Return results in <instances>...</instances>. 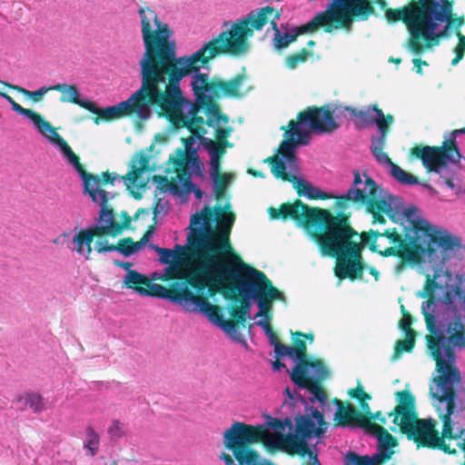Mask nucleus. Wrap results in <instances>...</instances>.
Returning a JSON list of instances; mask_svg holds the SVG:
<instances>
[{"label": "nucleus", "mask_w": 465, "mask_h": 465, "mask_svg": "<svg viewBox=\"0 0 465 465\" xmlns=\"http://www.w3.org/2000/svg\"><path fill=\"white\" fill-rule=\"evenodd\" d=\"M402 219L397 220L391 212L385 213L395 223L405 228V239L396 232L376 233L367 236L359 234L360 248L370 244L371 249L381 255H395L413 263H428L433 267V274L427 280L420 297L429 300L422 302V313L428 330L437 341L427 336L428 349L436 361L433 376L442 374L456 366L455 349H465V318L457 308L456 301L460 299L465 288V275L452 274L443 270V265L460 255L463 249L461 238L442 226L432 224L420 216L414 205H401Z\"/></svg>", "instance_id": "obj_1"}, {"label": "nucleus", "mask_w": 465, "mask_h": 465, "mask_svg": "<svg viewBox=\"0 0 465 465\" xmlns=\"http://www.w3.org/2000/svg\"><path fill=\"white\" fill-rule=\"evenodd\" d=\"M138 15L144 53L150 49L155 73L152 85L159 93L157 104L173 125L178 128L186 126L201 136L206 132L199 126L203 118L197 114L215 105L213 101L216 97L245 95L250 90L244 85L245 78L238 75L230 81H210L209 62L216 53L212 44H204L192 54L175 58V44L169 26L149 7H140Z\"/></svg>", "instance_id": "obj_2"}, {"label": "nucleus", "mask_w": 465, "mask_h": 465, "mask_svg": "<svg viewBox=\"0 0 465 465\" xmlns=\"http://www.w3.org/2000/svg\"><path fill=\"white\" fill-rule=\"evenodd\" d=\"M198 239L194 244H203L199 258L193 265V274L190 279V284L198 291L209 289L213 292H220L231 287L232 280L235 289L242 298L243 305L233 310L232 315L238 322L244 324L251 319V309L255 303L258 312L254 318L263 317L271 309L273 301H284V294L275 288L268 277L261 271L242 262H238L236 269L229 268L224 260L213 252L217 248L228 246L226 241L215 245L210 229L204 231L203 227L196 230Z\"/></svg>", "instance_id": "obj_3"}, {"label": "nucleus", "mask_w": 465, "mask_h": 465, "mask_svg": "<svg viewBox=\"0 0 465 465\" xmlns=\"http://www.w3.org/2000/svg\"><path fill=\"white\" fill-rule=\"evenodd\" d=\"M439 365V371L442 370L443 373L432 377L430 394L432 405L443 422L442 436L439 437L435 431L434 420L417 418L415 397L407 388L395 393L397 406L395 413L390 417H393L395 424L411 431L425 444L447 451L445 440H456L465 451V406L459 397L460 373L457 366L447 371L443 369L442 362Z\"/></svg>", "instance_id": "obj_4"}, {"label": "nucleus", "mask_w": 465, "mask_h": 465, "mask_svg": "<svg viewBox=\"0 0 465 465\" xmlns=\"http://www.w3.org/2000/svg\"><path fill=\"white\" fill-rule=\"evenodd\" d=\"M269 212L272 219L282 216L295 221L317 242L323 255L335 256V275L339 279H362L363 273L368 272L375 281L379 280V272L361 262V236L351 227L337 223L327 211L310 208L298 201L283 204L280 210L271 208Z\"/></svg>", "instance_id": "obj_5"}, {"label": "nucleus", "mask_w": 465, "mask_h": 465, "mask_svg": "<svg viewBox=\"0 0 465 465\" xmlns=\"http://www.w3.org/2000/svg\"><path fill=\"white\" fill-rule=\"evenodd\" d=\"M289 126L290 129L284 134V140L278 153L272 162V173L276 178L291 182L299 196L309 200L332 198L331 194L302 177L295 153L296 148L309 143L312 133H331L339 127L330 107L309 108L300 113L296 121H290Z\"/></svg>", "instance_id": "obj_6"}, {"label": "nucleus", "mask_w": 465, "mask_h": 465, "mask_svg": "<svg viewBox=\"0 0 465 465\" xmlns=\"http://www.w3.org/2000/svg\"><path fill=\"white\" fill-rule=\"evenodd\" d=\"M453 5L449 0H430L422 5H408L401 11H386L389 21L402 20L409 31L408 47L413 54L430 52L446 37L450 29L459 30L463 16H452Z\"/></svg>", "instance_id": "obj_7"}, {"label": "nucleus", "mask_w": 465, "mask_h": 465, "mask_svg": "<svg viewBox=\"0 0 465 465\" xmlns=\"http://www.w3.org/2000/svg\"><path fill=\"white\" fill-rule=\"evenodd\" d=\"M287 399L282 403V408L288 409L299 402L304 406V413L294 418V424L288 417L281 420L267 417L263 424L252 425L263 430V442L267 446H283L292 453H303L307 451L309 441L315 440V444L322 442L328 429V423L324 420L322 413L314 407L308 405V401L299 396L296 391L285 389Z\"/></svg>", "instance_id": "obj_8"}, {"label": "nucleus", "mask_w": 465, "mask_h": 465, "mask_svg": "<svg viewBox=\"0 0 465 465\" xmlns=\"http://www.w3.org/2000/svg\"><path fill=\"white\" fill-rule=\"evenodd\" d=\"M235 221V215L232 212V206L227 201L221 200L218 203L213 212L211 211L209 206L205 205L199 213H196L191 216L190 226L188 227L189 232L187 233V243L186 244H175L173 250L177 254V262L179 264L183 260V252L191 249L194 259L191 265V272L188 279L193 274V265L196 260L199 258L201 250H203L204 245L194 244V240L198 239L197 229L201 226L204 231L210 229V232L214 240L215 245L222 243V240H225L228 246L225 248H217L213 251L214 253L219 255L221 259L224 260L221 252L229 251L231 245L229 242V235L232 227Z\"/></svg>", "instance_id": "obj_9"}, {"label": "nucleus", "mask_w": 465, "mask_h": 465, "mask_svg": "<svg viewBox=\"0 0 465 465\" xmlns=\"http://www.w3.org/2000/svg\"><path fill=\"white\" fill-rule=\"evenodd\" d=\"M195 139L186 140L185 149H178L169 159L165 176L154 177L157 188L163 193H169L183 202L187 196L193 193L197 200L203 198V191L193 183L194 177L203 176V164L201 162Z\"/></svg>", "instance_id": "obj_10"}, {"label": "nucleus", "mask_w": 465, "mask_h": 465, "mask_svg": "<svg viewBox=\"0 0 465 465\" xmlns=\"http://www.w3.org/2000/svg\"><path fill=\"white\" fill-rule=\"evenodd\" d=\"M274 348L273 357L277 360L290 358L293 366L289 371L290 379L298 389H305L311 392L309 401L312 403L318 401L321 405L326 404V399L320 389V384L331 376V371L326 361L322 359L309 356L305 353V346L293 348L283 345L278 341L272 344Z\"/></svg>", "instance_id": "obj_11"}, {"label": "nucleus", "mask_w": 465, "mask_h": 465, "mask_svg": "<svg viewBox=\"0 0 465 465\" xmlns=\"http://www.w3.org/2000/svg\"><path fill=\"white\" fill-rule=\"evenodd\" d=\"M150 55V49L147 48V53H143L139 61L142 84L127 100L105 108H99L94 103L90 102L87 110L99 116L94 119L96 124H100V119L109 121L124 116H134L147 120L151 117L152 105L157 104L156 97L159 93L152 85V77L155 73Z\"/></svg>", "instance_id": "obj_12"}, {"label": "nucleus", "mask_w": 465, "mask_h": 465, "mask_svg": "<svg viewBox=\"0 0 465 465\" xmlns=\"http://www.w3.org/2000/svg\"><path fill=\"white\" fill-rule=\"evenodd\" d=\"M352 182L350 188L338 198L361 203L372 214L373 221L384 223L381 213L391 212L394 218L401 220V205L405 204L401 197H395L381 188L366 172L352 171Z\"/></svg>", "instance_id": "obj_13"}, {"label": "nucleus", "mask_w": 465, "mask_h": 465, "mask_svg": "<svg viewBox=\"0 0 465 465\" xmlns=\"http://www.w3.org/2000/svg\"><path fill=\"white\" fill-rule=\"evenodd\" d=\"M460 134H465V127L445 135L441 146H425L420 154L417 153L426 170L437 173L456 195L465 193V187L459 175L461 154L456 139Z\"/></svg>", "instance_id": "obj_14"}, {"label": "nucleus", "mask_w": 465, "mask_h": 465, "mask_svg": "<svg viewBox=\"0 0 465 465\" xmlns=\"http://www.w3.org/2000/svg\"><path fill=\"white\" fill-rule=\"evenodd\" d=\"M279 16V11L266 6L250 12L245 17L233 22H224L220 35L207 44L216 49L215 56L220 53L232 54H244L249 49V38L253 35L252 29L262 30L268 23Z\"/></svg>", "instance_id": "obj_15"}, {"label": "nucleus", "mask_w": 465, "mask_h": 465, "mask_svg": "<svg viewBox=\"0 0 465 465\" xmlns=\"http://www.w3.org/2000/svg\"><path fill=\"white\" fill-rule=\"evenodd\" d=\"M263 430L250 424L235 421L223 434V442L233 458L226 452L218 457L224 465H263V457L248 444L260 442L263 439Z\"/></svg>", "instance_id": "obj_16"}, {"label": "nucleus", "mask_w": 465, "mask_h": 465, "mask_svg": "<svg viewBox=\"0 0 465 465\" xmlns=\"http://www.w3.org/2000/svg\"><path fill=\"white\" fill-rule=\"evenodd\" d=\"M166 142L167 137L164 134H158L147 151L139 152L133 157L130 163V171L122 179L127 190H129L134 197H141L140 191L146 187L152 173L157 169V163L153 161L151 153L154 150L157 143L165 144Z\"/></svg>", "instance_id": "obj_17"}, {"label": "nucleus", "mask_w": 465, "mask_h": 465, "mask_svg": "<svg viewBox=\"0 0 465 465\" xmlns=\"http://www.w3.org/2000/svg\"><path fill=\"white\" fill-rule=\"evenodd\" d=\"M84 194L88 195L94 203L100 206L98 218L92 229L94 234H118L121 232V227L114 222L113 209L107 205L108 200L112 199L114 195L100 188V181L95 183L94 186L84 190Z\"/></svg>", "instance_id": "obj_18"}, {"label": "nucleus", "mask_w": 465, "mask_h": 465, "mask_svg": "<svg viewBox=\"0 0 465 465\" xmlns=\"http://www.w3.org/2000/svg\"><path fill=\"white\" fill-rule=\"evenodd\" d=\"M46 131H43L40 134L45 137L51 144L56 147L62 153L64 159L76 171L83 182L84 190H87L92 186H94L95 183H98L99 178L95 175L86 173L81 163H79L78 157L72 151L65 140L59 135L55 129L49 124V128H45Z\"/></svg>", "instance_id": "obj_19"}, {"label": "nucleus", "mask_w": 465, "mask_h": 465, "mask_svg": "<svg viewBox=\"0 0 465 465\" xmlns=\"http://www.w3.org/2000/svg\"><path fill=\"white\" fill-rule=\"evenodd\" d=\"M46 131H43L40 134L45 137L51 144L56 147L62 153L64 159L76 171L83 182L84 190H87L92 186H94L95 183H98L99 178L95 175L86 173L81 163H79L78 157L72 151L65 140L59 135L55 129L49 124V128H45Z\"/></svg>", "instance_id": "obj_20"}, {"label": "nucleus", "mask_w": 465, "mask_h": 465, "mask_svg": "<svg viewBox=\"0 0 465 465\" xmlns=\"http://www.w3.org/2000/svg\"><path fill=\"white\" fill-rule=\"evenodd\" d=\"M179 293L171 294L170 291L158 283H152L150 289L153 292V296L167 300L172 303L180 305L185 312L197 313L205 298L194 295L184 282H177Z\"/></svg>", "instance_id": "obj_21"}, {"label": "nucleus", "mask_w": 465, "mask_h": 465, "mask_svg": "<svg viewBox=\"0 0 465 465\" xmlns=\"http://www.w3.org/2000/svg\"><path fill=\"white\" fill-rule=\"evenodd\" d=\"M197 313L203 315L213 325L219 328L230 340L248 349V344L243 339L236 324L232 321H226L218 305L211 303L204 299Z\"/></svg>", "instance_id": "obj_22"}, {"label": "nucleus", "mask_w": 465, "mask_h": 465, "mask_svg": "<svg viewBox=\"0 0 465 465\" xmlns=\"http://www.w3.org/2000/svg\"><path fill=\"white\" fill-rule=\"evenodd\" d=\"M393 122L394 118L392 115H385L381 109L377 111L373 124L377 127L378 134L371 137V152L374 158L385 154L383 149L386 143V136Z\"/></svg>", "instance_id": "obj_23"}, {"label": "nucleus", "mask_w": 465, "mask_h": 465, "mask_svg": "<svg viewBox=\"0 0 465 465\" xmlns=\"http://www.w3.org/2000/svg\"><path fill=\"white\" fill-rule=\"evenodd\" d=\"M203 114L206 116V124L215 129L216 138L219 142L225 143L226 138L232 132L231 128L224 126L228 123V119L220 114L216 105H211L203 109Z\"/></svg>", "instance_id": "obj_24"}, {"label": "nucleus", "mask_w": 465, "mask_h": 465, "mask_svg": "<svg viewBox=\"0 0 465 465\" xmlns=\"http://www.w3.org/2000/svg\"><path fill=\"white\" fill-rule=\"evenodd\" d=\"M94 235V232L93 230L74 228V234L71 239V242L73 244L71 250L84 257L86 260H89L93 252L91 244Z\"/></svg>", "instance_id": "obj_25"}, {"label": "nucleus", "mask_w": 465, "mask_h": 465, "mask_svg": "<svg viewBox=\"0 0 465 465\" xmlns=\"http://www.w3.org/2000/svg\"><path fill=\"white\" fill-rule=\"evenodd\" d=\"M375 160L379 164L387 167L389 173L399 183L403 185H415L420 183L417 177L410 173H407L399 165L392 163L387 153L380 155L378 158H375Z\"/></svg>", "instance_id": "obj_26"}, {"label": "nucleus", "mask_w": 465, "mask_h": 465, "mask_svg": "<svg viewBox=\"0 0 465 465\" xmlns=\"http://www.w3.org/2000/svg\"><path fill=\"white\" fill-rule=\"evenodd\" d=\"M334 420L342 427H355L362 425L365 419L352 405L344 406L341 401H337Z\"/></svg>", "instance_id": "obj_27"}, {"label": "nucleus", "mask_w": 465, "mask_h": 465, "mask_svg": "<svg viewBox=\"0 0 465 465\" xmlns=\"http://www.w3.org/2000/svg\"><path fill=\"white\" fill-rule=\"evenodd\" d=\"M53 91L61 93L62 103L74 104L86 110L89 108L90 101L82 95L75 84H56L53 85Z\"/></svg>", "instance_id": "obj_28"}, {"label": "nucleus", "mask_w": 465, "mask_h": 465, "mask_svg": "<svg viewBox=\"0 0 465 465\" xmlns=\"http://www.w3.org/2000/svg\"><path fill=\"white\" fill-rule=\"evenodd\" d=\"M411 316L409 314H404L403 318L400 322V326L405 333V339L403 341H397L394 353L392 355L393 361L400 359L403 351H411L414 346V331L411 330Z\"/></svg>", "instance_id": "obj_29"}, {"label": "nucleus", "mask_w": 465, "mask_h": 465, "mask_svg": "<svg viewBox=\"0 0 465 465\" xmlns=\"http://www.w3.org/2000/svg\"><path fill=\"white\" fill-rule=\"evenodd\" d=\"M152 235L153 232L148 231L143 238L136 242H134L130 238L124 239L119 242L118 246H115L114 252H119L124 257H130L143 249Z\"/></svg>", "instance_id": "obj_30"}, {"label": "nucleus", "mask_w": 465, "mask_h": 465, "mask_svg": "<svg viewBox=\"0 0 465 465\" xmlns=\"http://www.w3.org/2000/svg\"><path fill=\"white\" fill-rule=\"evenodd\" d=\"M384 459V455L376 453L371 456L359 455L354 451H348L343 458L344 465H377Z\"/></svg>", "instance_id": "obj_31"}, {"label": "nucleus", "mask_w": 465, "mask_h": 465, "mask_svg": "<svg viewBox=\"0 0 465 465\" xmlns=\"http://www.w3.org/2000/svg\"><path fill=\"white\" fill-rule=\"evenodd\" d=\"M15 113L28 118L35 128L41 134L43 131H46L45 128H49V122L45 121L40 114L35 113L30 109H25L16 103L12 108Z\"/></svg>", "instance_id": "obj_32"}, {"label": "nucleus", "mask_w": 465, "mask_h": 465, "mask_svg": "<svg viewBox=\"0 0 465 465\" xmlns=\"http://www.w3.org/2000/svg\"><path fill=\"white\" fill-rule=\"evenodd\" d=\"M347 111L351 116L358 119L361 127H366L373 124L377 111L380 109L376 106H368L363 109L347 108Z\"/></svg>", "instance_id": "obj_33"}, {"label": "nucleus", "mask_w": 465, "mask_h": 465, "mask_svg": "<svg viewBox=\"0 0 465 465\" xmlns=\"http://www.w3.org/2000/svg\"><path fill=\"white\" fill-rule=\"evenodd\" d=\"M279 18H280V15L277 18L272 19L274 23H272V21H268V23H267V24H270L272 30H273L275 32L274 41H275V45L278 48L286 46L288 44L292 43L298 35L305 33V32H301V28L302 27V25L300 27H297L293 31L294 34L285 33L282 35L277 27V20H279Z\"/></svg>", "instance_id": "obj_34"}, {"label": "nucleus", "mask_w": 465, "mask_h": 465, "mask_svg": "<svg viewBox=\"0 0 465 465\" xmlns=\"http://www.w3.org/2000/svg\"><path fill=\"white\" fill-rule=\"evenodd\" d=\"M100 445V437L92 426H87L84 430V450L86 455L94 457Z\"/></svg>", "instance_id": "obj_35"}, {"label": "nucleus", "mask_w": 465, "mask_h": 465, "mask_svg": "<svg viewBox=\"0 0 465 465\" xmlns=\"http://www.w3.org/2000/svg\"><path fill=\"white\" fill-rule=\"evenodd\" d=\"M17 401L25 408L32 409L35 413L45 409L44 398L38 393H25Z\"/></svg>", "instance_id": "obj_36"}, {"label": "nucleus", "mask_w": 465, "mask_h": 465, "mask_svg": "<svg viewBox=\"0 0 465 465\" xmlns=\"http://www.w3.org/2000/svg\"><path fill=\"white\" fill-rule=\"evenodd\" d=\"M209 153L211 156V161L209 163L210 178L213 187L216 188L218 186V178L220 174L219 149L213 144V146L209 149Z\"/></svg>", "instance_id": "obj_37"}, {"label": "nucleus", "mask_w": 465, "mask_h": 465, "mask_svg": "<svg viewBox=\"0 0 465 465\" xmlns=\"http://www.w3.org/2000/svg\"><path fill=\"white\" fill-rule=\"evenodd\" d=\"M456 37L458 39V43L452 49V52L455 54V57L450 63L452 66H456L463 59L465 54V35L458 31L456 33Z\"/></svg>", "instance_id": "obj_38"}, {"label": "nucleus", "mask_w": 465, "mask_h": 465, "mask_svg": "<svg viewBox=\"0 0 465 465\" xmlns=\"http://www.w3.org/2000/svg\"><path fill=\"white\" fill-rule=\"evenodd\" d=\"M9 87L18 91L26 97L33 98L35 101H39L47 92L53 91V85L42 86L36 91H29L17 85H9Z\"/></svg>", "instance_id": "obj_39"}, {"label": "nucleus", "mask_w": 465, "mask_h": 465, "mask_svg": "<svg viewBox=\"0 0 465 465\" xmlns=\"http://www.w3.org/2000/svg\"><path fill=\"white\" fill-rule=\"evenodd\" d=\"M171 209L170 203L165 199H159L153 208L154 223H159Z\"/></svg>", "instance_id": "obj_40"}, {"label": "nucleus", "mask_w": 465, "mask_h": 465, "mask_svg": "<svg viewBox=\"0 0 465 465\" xmlns=\"http://www.w3.org/2000/svg\"><path fill=\"white\" fill-rule=\"evenodd\" d=\"M160 254H159V261L163 264H168L172 267H176L179 265V262H177V254L174 251H172L168 248H163L159 249Z\"/></svg>", "instance_id": "obj_41"}, {"label": "nucleus", "mask_w": 465, "mask_h": 465, "mask_svg": "<svg viewBox=\"0 0 465 465\" xmlns=\"http://www.w3.org/2000/svg\"><path fill=\"white\" fill-rule=\"evenodd\" d=\"M377 432H378L377 438H378L379 447L381 449L388 450V449L395 446V441H394L393 437L390 433L385 431L380 426H377Z\"/></svg>", "instance_id": "obj_42"}, {"label": "nucleus", "mask_w": 465, "mask_h": 465, "mask_svg": "<svg viewBox=\"0 0 465 465\" xmlns=\"http://www.w3.org/2000/svg\"><path fill=\"white\" fill-rule=\"evenodd\" d=\"M233 179V175L232 173H223L222 175L219 174L218 178V186L213 187V192L216 193L217 197L220 198L225 192L227 186L232 183Z\"/></svg>", "instance_id": "obj_43"}, {"label": "nucleus", "mask_w": 465, "mask_h": 465, "mask_svg": "<svg viewBox=\"0 0 465 465\" xmlns=\"http://www.w3.org/2000/svg\"><path fill=\"white\" fill-rule=\"evenodd\" d=\"M147 282V277L136 271H130L124 278V284L131 288L132 284H144Z\"/></svg>", "instance_id": "obj_44"}, {"label": "nucleus", "mask_w": 465, "mask_h": 465, "mask_svg": "<svg viewBox=\"0 0 465 465\" xmlns=\"http://www.w3.org/2000/svg\"><path fill=\"white\" fill-rule=\"evenodd\" d=\"M307 54L308 53L303 51L302 53L288 56L285 59L286 66L291 70L295 69L298 64L304 63L306 61Z\"/></svg>", "instance_id": "obj_45"}, {"label": "nucleus", "mask_w": 465, "mask_h": 465, "mask_svg": "<svg viewBox=\"0 0 465 465\" xmlns=\"http://www.w3.org/2000/svg\"><path fill=\"white\" fill-rule=\"evenodd\" d=\"M108 434L111 440H118L124 435V423L117 420H113L111 426L108 428Z\"/></svg>", "instance_id": "obj_46"}, {"label": "nucleus", "mask_w": 465, "mask_h": 465, "mask_svg": "<svg viewBox=\"0 0 465 465\" xmlns=\"http://www.w3.org/2000/svg\"><path fill=\"white\" fill-rule=\"evenodd\" d=\"M406 48L407 50L413 55V58H412V63L414 64V70L417 74H423V71H422V66H428L429 64L425 61V60H422L421 59V56L423 54H425L427 52L425 53H422V54H413L408 47V41L406 42Z\"/></svg>", "instance_id": "obj_47"}, {"label": "nucleus", "mask_w": 465, "mask_h": 465, "mask_svg": "<svg viewBox=\"0 0 465 465\" xmlns=\"http://www.w3.org/2000/svg\"><path fill=\"white\" fill-rule=\"evenodd\" d=\"M255 324L260 326L263 330L265 335L268 337L271 345L276 343L277 338L265 320L261 319L257 321Z\"/></svg>", "instance_id": "obj_48"}, {"label": "nucleus", "mask_w": 465, "mask_h": 465, "mask_svg": "<svg viewBox=\"0 0 465 465\" xmlns=\"http://www.w3.org/2000/svg\"><path fill=\"white\" fill-rule=\"evenodd\" d=\"M318 450H317V444H313L312 448H311L309 445L307 446V451L303 453H299L300 455H307L309 458V465H321V462L318 459Z\"/></svg>", "instance_id": "obj_49"}, {"label": "nucleus", "mask_w": 465, "mask_h": 465, "mask_svg": "<svg viewBox=\"0 0 465 465\" xmlns=\"http://www.w3.org/2000/svg\"><path fill=\"white\" fill-rule=\"evenodd\" d=\"M349 394L352 398H356L361 401H365L370 400L371 397L368 395L361 386H358L356 389H351L349 391Z\"/></svg>", "instance_id": "obj_50"}, {"label": "nucleus", "mask_w": 465, "mask_h": 465, "mask_svg": "<svg viewBox=\"0 0 465 465\" xmlns=\"http://www.w3.org/2000/svg\"><path fill=\"white\" fill-rule=\"evenodd\" d=\"M115 246L109 244L108 241H99L95 243V250L99 253L114 252Z\"/></svg>", "instance_id": "obj_51"}, {"label": "nucleus", "mask_w": 465, "mask_h": 465, "mask_svg": "<svg viewBox=\"0 0 465 465\" xmlns=\"http://www.w3.org/2000/svg\"><path fill=\"white\" fill-rule=\"evenodd\" d=\"M104 182L114 184L116 181H123L122 177L115 173H104L102 174Z\"/></svg>", "instance_id": "obj_52"}, {"label": "nucleus", "mask_w": 465, "mask_h": 465, "mask_svg": "<svg viewBox=\"0 0 465 465\" xmlns=\"http://www.w3.org/2000/svg\"><path fill=\"white\" fill-rule=\"evenodd\" d=\"M302 338H304V339H307L309 340V341L312 343V341H313V336L312 334H302V333H298L297 334V337L294 339V343H295V347L294 348H298V345L300 347H302V345H304L306 347V344L305 342L302 340Z\"/></svg>", "instance_id": "obj_53"}, {"label": "nucleus", "mask_w": 465, "mask_h": 465, "mask_svg": "<svg viewBox=\"0 0 465 465\" xmlns=\"http://www.w3.org/2000/svg\"><path fill=\"white\" fill-rule=\"evenodd\" d=\"M114 263L118 266V267H121L123 269H124L126 271L127 273H129L130 271H133L131 268L133 266V264L129 262H122V261H119V260H114Z\"/></svg>", "instance_id": "obj_54"}, {"label": "nucleus", "mask_w": 465, "mask_h": 465, "mask_svg": "<svg viewBox=\"0 0 465 465\" xmlns=\"http://www.w3.org/2000/svg\"><path fill=\"white\" fill-rule=\"evenodd\" d=\"M134 291L140 296H153V293L144 287H134Z\"/></svg>", "instance_id": "obj_55"}, {"label": "nucleus", "mask_w": 465, "mask_h": 465, "mask_svg": "<svg viewBox=\"0 0 465 465\" xmlns=\"http://www.w3.org/2000/svg\"><path fill=\"white\" fill-rule=\"evenodd\" d=\"M271 363L273 371H281L282 369L286 368L285 364L277 359L274 361H271Z\"/></svg>", "instance_id": "obj_56"}, {"label": "nucleus", "mask_w": 465, "mask_h": 465, "mask_svg": "<svg viewBox=\"0 0 465 465\" xmlns=\"http://www.w3.org/2000/svg\"><path fill=\"white\" fill-rule=\"evenodd\" d=\"M0 96L8 102V104L11 105V108L14 107V104H16V103L14 101V99L7 94L0 92Z\"/></svg>", "instance_id": "obj_57"}, {"label": "nucleus", "mask_w": 465, "mask_h": 465, "mask_svg": "<svg viewBox=\"0 0 465 465\" xmlns=\"http://www.w3.org/2000/svg\"><path fill=\"white\" fill-rule=\"evenodd\" d=\"M0 96L8 102V104L11 105V108L14 107V104H16V103L14 101V99L7 94L0 92Z\"/></svg>", "instance_id": "obj_58"}, {"label": "nucleus", "mask_w": 465, "mask_h": 465, "mask_svg": "<svg viewBox=\"0 0 465 465\" xmlns=\"http://www.w3.org/2000/svg\"><path fill=\"white\" fill-rule=\"evenodd\" d=\"M0 96L8 102V104L11 105V108L14 107V104H16V103L14 101V99L7 94L0 92Z\"/></svg>", "instance_id": "obj_59"}, {"label": "nucleus", "mask_w": 465, "mask_h": 465, "mask_svg": "<svg viewBox=\"0 0 465 465\" xmlns=\"http://www.w3.org/2000/svg\"><path fill=\"white\" fill-rule=\"evenodd\" d=\"M248 173H250V174H252V176H255V177H262V178L264 177V174L262 172H258V171H255L253 169H248Z\"/></svg>", "instance_id": "obj_60"}, {"label": "nucleus", "mask_w": 465, "mask_h": 465, "mask_svg": "<svg viewBox=\"0 0 465 465\" xmlns=\"http://www.w3.org/2000/svg\"><path fill=\"white\" fill-rule=\"evenodd\" d=\"M361 407L362 411L365 412L367 415L371 414V411H370V407H369L368 403H366L365 401H361Z\"/></svg>", "instance_id": "obj_61"}, {"label": "nucleus", "mask_w": 465, "mask_h": 465, "mask_svg": "<svg viewBox=\"0 0 465 465\" xmlns=\"http://www.w3.org/2000/svg\"><path fill=\"white\" fill-rule=\"evenodd\" d=\"M149 247L153 250L154 252H156L158 253V255L160 254V250L159 249H163L162 247H159L157 245H154V244H150Z\"/></svg>", "instance_id": "obj_62"}, {"label": "nucleus", "mask_w": 465, "mask_h": 465, "mask_svg": "<svg viewBox=\"0 0 465 465\" xmlns=\"http://www.w3.org/2000/svg\"><path fill=\"white\" fill-rule=\"evenodd\" d=\"M263 465H274L270 460L263 457Z\"/></svg>", "instance_id": "obj_63"}, {"label": "nucleus", "mask_w": 465, "mask_h": 465, "mask_svg": "<svg viewBox=\"0 0 465 465\" xmlns=\"http://www.w3.org/2000/svg\"><path fill=\"white\" fill-rule=\"evenodd\" d=\"M263 465H274L270 460L263 457Z\"/></svg>", "instance_id": "obj_64"}]
</instances>
